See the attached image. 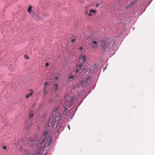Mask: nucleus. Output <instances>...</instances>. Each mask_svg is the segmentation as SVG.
Instances as JSON below:
<instances>
[{
  "mask_svg": "<svg viewBox=\"0 0 155 155\" xmlns=\"http://www.w3.org/2000/svg\"><path fill=\"white\" fill-rule=\"evenodd\" d=\"M64 119V115L63 114H58L56 118V120L61 123L63 122Z\"/></svg>",
  "mask_w": 155,
  "mask_h": 155,
  "instance_id": "nucleus-1",
  "label": "nucleus"
},
{
  "mask_svg": "<svg viewBox=\"0 0 155 155\" xmlns=\"http://www.w3.org/2000/svg\"><path fill=\"white\" fill-rule=\"evenodd\" d=\"M32 17L37 20H41V18L39 14L38 13H35V12H33L32 13Z\"/></svg>",
  "mask_w": 155,
  "mask_h": 155,
  "instance_id": "nucleus-2",
  "label": "nucleus"
},
{
  "mask_svg": "<svg viewBox=\"0 0 155 155\" xmlns=\"http://www.w3.org/2000/svg\"><path fill=\"white\" fill-rule=\"evenodd\" d=\"M101 47L103 49L105 50H106L107 48V43L105 41H102V42Z\"/></svg>",
  "mask_w": 155,
  "mask_h": 155,
  "instance_id": "nucleus-3",
  "label": "nucleus"
},
{
  "mask_svg": "<svg viewBox=\"0 0 155 155\" xmlns=\"http://www.w3.org/2000/svg\"><path fill=\"white\" fill-rule=\"evenodd\" d=\"M64 111L63 112V114H66V110H68L69 106L67 104H64Z\"/></svg>",
  "mask_w": 155,
  "mask_h": 155,
  "instance_id": "nucleus-4",
  "label": "nucleus"
},
{
  "mask_svg": "<svg viewBox=\"0 0 155 155\" xmlns=\"http://www.w3.org/2000/svg\"><path fill=\"white\" fill-rule=\"evenodd\" d=\"M80 58L81 59L83 60V61H86V56L85 55H83L80 57Z\"/></svg>",
  "mask_w": 155,
  "mask_h": 155,
  "instance_id": "nucleus-5",
  "label": "nucleus"
},
{
  "mask_svg": "<svg viewBox=\"0 0 155 155\" xmlns=\"http://www.w3.org/2000/svg\"><path fill=\"white\" fill-rule=\"evenodd\" d=\"M32 8V6L31 5H30L28 7L27 12L29 13H31Z\"/></svg>",
  "mask_w": 155,
  "mask_h": 155,
  "instance_id": "nucleus-6",
  "label": "nucleus"
},
{
  "mask_svg": "<svg viewBox=\"0 0 155 155\" xmlns=\"http://www.w3.org/2000/svg\"><path fill=\"white\" fill-rule=\"evenodd\" d=\"M33 93V92H31L30 94H28L26 95L25 96V97L26 98H28L30 96H31L32 94Z\"/></svg>",
  "mask_w": 155,
  "mask_h": 155,
  "instance_id": "nucleus-7",
  "label": "nucleus"
},
{
  "mask_svg": "<svg viewBox=\"0 0 155 155\" xmlns=\"http://www.w3.org/2000/svg\"><path fill=\"white\" fill-rule=\"evenodd\" d=\"M29 153L28 150H25L24 151V155H29Z\"/></svg>",
  "mask_w": 155,
  "mask_h": 155,
  "instance_id": "nucleus-8",
  "label": "nucleus"
},
{
  "mask_svg": "<svg viewBox=\"0 0 155 155\" xmlns=\"http://www.w3.org/2000/svg\"><path fill=\"white\" fill-rule=\"evenodd\" d=\"M58 83H56L54 84V86H55V88L54 89V90L55 91H56L58 89Z\"/></svg>",
  "mask_w": 155,
  "mask_h": 155,
  "instance_id": "nucleus-9",
  "label": "nucleus"
},
{
  "mask_svg": "<svg viewBox=\"0 0 155 155\" xmlns=\"http://www.w3.org/2000/svg\"><path fill=\"white\" fill-rule=\"evenodd\" d=\"M44 95H46L47 94V93L48 91H46V89L45 87H44Z\"/></svg>",
  "mask_w": 155,
  "mask_h": 155,
  "instance_id": "nucleus-10",
  "label": "nucleus"
},
{
  "mask_svg": "<svg viewBox=\"0 0 155 155\" xmlns=\"http://www.w3.org/2000/svg\"><path fill=\"white\" fill-rule=\"evenodd\" d=\"M92 43L93 44H95V45H96V46H94V47H97L98 46V45H97V42L96 41H93V42H92Z\"/></svg>",
  "mask_w": 155,
  "mask_h": 155,
  "instance_id": "nucleus-11",
  "label": "nucleus"
},
{
  "mask_svg": "<svg viewBox=\"0 0 155 155\" xmlns=\"http://www.w3.org/2000/svg\"><path fill=\"white\" fill-rule=\"evenodd\" d=\"M34 116V114H31L30 113L29 114V118L30 119H31V118H32L33 116Z\"/></svg>",
  "mask_w": 155,
  "mask_h": 155,
  "instance_id": "nucleus-12",
  "label": "nucleus"
},
{
  "mask_svg": "<svg viewBox=\"0 0 155 155\" xmlns=\"http://www.w3.org/2000/svg\"><path fill=\"white\" fill-rule=\"evenodd\" d=\"M136 2H137L136 0H134L133 1L131 2L130 4L132 6L133 4L135 3Z\"/></svg>",
  "mask_w": 155,
  "mask_h": 155,
  "instance_id": "nucleus-13",
  "label": "nucleus"
},
{
  "mask_svg": "<svg viewBox=\"0 0 155 155\" xmlns=\"http://www.w3.org/2000/svg\"><path fill=\"white\" fill-rule=\"evenodd\" d=\"M24 57L25 58H26L27 59H28L29 58V56L27 54H25L24 55Z\"/></svg>",
  "mask_w": 155,
  "mask_h": 155,
  "instance_id": "nucleus-14",
  "label": "nucleus"
},
{
  "mask_svg": "<svg viewBox=\"0 0 155 155\" xmlns=\"http://www.w3.org/2000/svg\"><path fill=\"white\" fill-rule=\"evenodd\" d=\"M96 13V10L94 9H91L90 11V13Z\"/></svg>",
  "mask_w": 155,
  "mask_h": 155,
  "instance_id": "nucleus-15",
  "label": "nucleus"
},
{
  "mask_svg": "<svg viewBox=\"0 0 155 155\" xmlns=\"http://www.w3.org/2000/svg\"><path fill=\"white\" fill-rule=\"evenodd\" d=\"M131 6V5H130V4L127 5L126 6L125 8L126 9H127V8H130Z\"/></svg>",
  "mask_w": 155,
  "mask_h": 155,
  "instance_id": "nucleus-16",
  "label": "nucleus"
},
{
  "mask_svg": "<svg viewBox=\"0 0 155 155\" xmlns=\"http://www.w3.org/2000/svg\"><path fill=\"white\" fill-rule=\"evenodd\" d=\"M51 138H52V137H51L50 139V140L48 142L49 143L51 144L52 143V139Z\"/></svg>",
  "mask_w": 155,
  "mask_h": 155,
  "instance_id": "nucleus-17",
  "label": "nucleus"
},
{
  "mask_svg": "<svg viewBox=\"0 0 155 155\" xmlns=\"http://www.w3.org/2000/svg\"><path fill=\"white\" fill-rule=\"evenodd\" d=\"M51 138H52V137H51L50 139V140L48 142L49 143L51 144L52 143V139Z\"/></svg>",
  "mask_w": 155,
  "mask_h": 155,
  "instance_id": "nucleus-18",
  "label": "nucleus"
},
{
  "mask_svg": "<svg viewBox=\"0 0 155 155\" xmlns=\"http://www.w3.org/2000/svg\"><path fill=\"white\" fill-rule=\"evenodd\" d=\"M83 66L82 63L80 64L79 65V68L81 69Z\"/></svg>",
  "mask_w": 155,
  "mask_h": 155,
  "instance_id": "nucleus-19",
  "label": "nucleus"
},
{
  "mask_svg": "<svg viewBox=\"0 0 155 155\" xmlns=\"http://www.w3.org/2000/svg\"><path fill=\"white\" fill-rule=\"evenodd\" d=\"M50 144L48 142L46 144V147H48L50 146Z\"/></svg>",
  "mask_w": 155,
  "mask_h": 155,
  "instance_id": "nucleus-20",
  "label": "nucleus"
},
{
  "mask_svg": "<svg viewBox=\"0 0 155 155\" xmlns=\"http://www.w3.org/2000/svg\"><path fill=\"white\" fill-rule=\"evenodd\" d=\"M71 76L70 77L69 79H71L73 77V75L72 74H71Z\"/></svg>",
  "mask_w": 155,
  "mask_h": 155,
  "instance_id": "nucleus-21",
  "label": "nucleus"
},
{
  "mask_svg": "<svg viewBox=\"0 0 155 155\" xmlns=\"http://www.w3.org/2000/svg\"><path fill=\"white\" fill-rule=\"evenodd\" d=\"M49 64L48 63L46 62L45 63V65L46 67H47L48 66Z\"/></svg>",
  "mask_w": 155,
  "mask_h": 155,
  "instance_id": "nucleus-22",
  "label": "nucleus"
},
{
  "mask_svg": "<svg viewBox=\"0 0 155 155\" xmlns=\"http://www.w3.org/2000/svg\"><path fill=\"white\" fill-rule=\"evenodd\" d=\"M58 107H57L56 108H55L54 110V112H56V111H57L58 110Z\"/></svg>",
  "mask_w": 155,
  "mask_h": 155,
  "instance_id": "nucleus-23",
  "label": "nucleus"
},
{
  "mask_svg": "<svg viewBox=\"0 0 155 155\" xmlns=\"http://www.w3.org/2000/svg\"><path fill=\"white\" fill-rule=\"evenodd\" d=\"M79 71V70L78 69H77L75 71V73H77Z\"/></svg>",
  "mask_w": 155,
  "mask_h": 155,
  "instance_id": "nucleus-24",
  "label": "nucleus"
},
{
  "mask_svg": "<svg viewBox=\"0 0 155 155\" xmlns=\"http://www.w3.org/2000/svg\"><path fill=\"white\" fill-rule=\"evenodd\" d=\"M3 149H4V150H6L7 149L6 147L5 146H4L3 147Z\"/></svg>",
  "mask_w": 155,
  "mask_h": 155,
  "instance_id": "nucleus-25",
  "label": "nucleus"
},
{
  "mask_svg": "<svg viewBox=\"0 0 155 155\" xmlns=\"http://www.w3.org/2000/svg\"><path fill=\"white\" fill-rule=\"evenodd\" d=\"M91 36H88V39H91Z\"/></svg>",
  "mask_w": 155,
  "mask_h": 155,
  "instance_id": "nucleus-26",
  "label": "nucleus"
},
{
  "mask_svg": "<svg viewBox=\"0 0 155 155\" xmlns=\"http://www.w3.org/2000/svg\"><path fill=\"white\" fill-rule=\"evenodd\" d=\"M75 41V39H73L72 40H71V42H73L74 41Z\"/></svg>",
  "mask_w": 155,
  "mask_h": 155,
  "instance_id": "nucleus-27",
  "label": "nucleus"
},
{
  "mask_svg": "<svg viewBox=\"0 0 155 155\" xmlns=\"http://www.w3.org/2000/svg\"><path fill=\"white\" fill-rule=\"evenodd\" d=\"M47 132H45L44 133V135H47Z\"/></svg>",
  "mask_w": 155,
  "mask_h": 155,
  "instance_id": "nucleus-28",
  "label": "nucleus"
},
{
  "mask_svg": "<svg viewBox=\"0 0 155 155\" xmlns=\"http://www.w3.org/2000/svg\"><path fill=\"white\" fill-rule=\"evenodd\" d=\"M99 5V4H97L96 5V7H98V6Z\"/></svg>",
  "mask_w": 155,
  "mask_h": 155,
  "instance_id": "nucleus-29",
  "label": "nucleus"
},
{
  "mask_svg": "<svg viewBox=\"0 0 155 155\" xmlns=\"http://www.w3.org/2000/svg\"><path fill=\"white\" fill-rule=\"evenodd\" d=\"M114 46L116 45V42L115 41H114Z\"/></svg>",
  "mask_w": 155,
  "mask_h": 155,
  "instance_id": "nucleus-30",
  "label": "nucleus"
},
{
  "mask_svg": "<svg viewBox=\"0 0 155 155\" xmlns=\"http://www.w3.org/2000/svg\"><path fill=\"white\" fill-rule=\"evenodd\" d=\"M80 49L81 50H82L83 49V47H81L80 48Z\"/></svg>",
  "mask_w": 155,
  "mask_h": 155,
  "instance_id": "nucleus-31",
  "label": "nucleus"
},
{
  "mask_svg": "<svg viewBox=\"0 0 155 155\" xmlns=\"http://www.w3.org/2000/svg\"><path fill=\"white\" fill-rule=\"evenodd\" d=\"M88 16H90L91 15V13H89L88 14Z\"/></svg>",
  "mask_w": 155,
  "mask_h": 155,
  "instance_id": "nucleus-32",
  "label": "nucleus"
},
{
  "mask_svg": "<svg viewBox=\"0 0 155 155\" xmlns=\"http://www.w3.org/2000/svg\"><path fill=\"white\" fill-rule=\"evenodd\" d=\"M48 84V82H46V83H45V86H46Z\"/></svg>",
  "mask_w": 155,
  "mask_h": 155,
  "instance_id": "nucleus-33",
  "label": "nucleus"
},
{
  "mask_svg": "<svg viewBox=\"0 0 155 155\" xmlns=\"http://www.w3.org/2000/svg\"><path fill=\"white\" fill-rule=\"evenodd\" d=\"M45 141V140H42V143H41V144L43 143L44 141Z\"/></svg>",
  "mask_w": 155,
  "mask_h": 155,
  "instance_id": "nucleus-34",
  "label": "nucleus"
},
{
  "mask_svg": "<svg viewBox=\"0 0 155 155\" xmlns=\"http://www.w3.org/2000/svg\"><path fill=\"white\" fill-rule=\"evenodd\" d=\"M51 126H50V124L49 122V126H52V123L51 122Z\"/></svg>",
  "mask_w": 155,
  "mask_h": 155,
  "instance_id": "nucleus-35",
  "label": "nucleus"
},
{
  "mask_svg": "<svg viewBox=\"0 0 155 155\" xmlns=\"http://www.w3.org/2000/svg\"><path fill=\"white\" fill-rule=\"evenodd\" d=\"M30 141H31V142L32 143V142H33L34 141L33 140H30Z\"/></svg>",
  "mask_w": 155,
  "mask_h": 155,
  "instance_id": "nucleus-36",
  "label": "nucleus"
},
{
  "mask_svg": "<svg viewBox=\"0 0 155 155\" xmlns=\"http://www.w3.org/2000/svg\"><path fill=\"white\" fill-rule=\"evenodd\" d=\"M68 127L69 128V129H70V127H69V126L68 125Z\"/></svg>",
  "mask_w": 155,
  "mask_h": 155,
  "instance_id": "nucleus-37",
  "label": "nucleus"
},
{
  "mask_svg": "<svg viewBox=\"0 0 155 155\" xmlns=\"http://www.w3.org/2000/svg\"><path fill=\"white\" fill-rule=\"evenodd\" d=\"M29 91H32V92H33V91H32V90H31V89L29 90Z\"/></svg>",
  "mask_w": 155,
  "mask_h": 155,
  "instance_id": "nucleus-38",
  "label": "nucleus"
},
{
  "mask_svg": "<svg viewBox=\"0 0 155 155\" xmlns=\"http://www.w3.org/2000/svg\"><path fill=\"white\" fill-rule=\"evenodd\" d=\"M104 69H106V66H105V67L104 68Z\"/></svg>",
  "mask_w": 155,
  "mask_h": 155,
  "instance_id": "nucleus-39",
  "label": "nucleus"
},
{
  "mask_svg": "<svg viewBox=\"0 0 155 155\" xmlns=\"http://www.w3.org/2000/svg\"><path fill=\"white\" fill-rule=\"evenodd\" d=\"M71 110H69V112H71Z\"/></svg>",
  "mask_w": 155,
  "mask_h": 155,
  "instance_id": "nucleus-40",
  "label": "nucleus"
},
{
  "mask_svg": "<svg viewBox=\"0 0 155 155\" xmlns=\"http://www.w3.org/2000/svg\"><path fill=\"white\" fill-rule=\"evenodd\" d=\"M86 13L87 14V12H86Z\"/></svg>",
  "mask_w": 155,
  "mask_h": 155,
  "instance_id": "nucleus-41",
  "label": "nucleus"
}]
</instances>
